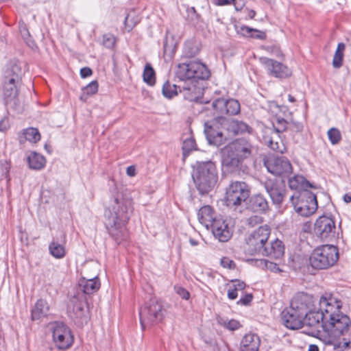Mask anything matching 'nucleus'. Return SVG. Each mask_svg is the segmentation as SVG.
Listing matches in <instances>:
<instances>
[{"label": "nucleus", "instance_id": "31", "mask_svg": "<svg viewBox=\"0 0 351 351\" xmlns=\"http://www.w3.org/2000/svg\"><path fill=\"white\" fill-rule=\"evenodd\" d=\"M289 186L291 189L296 191L302 190V192L308 191V188H312L313 185L306 179L301 175H295L289 179Z\"/></svg>", "mask_w": 351, "mask_h": 351}, {"label": "nucleus", "instance_id": "47", "mask_svg": "<svg viewBox=\"0 0 351 351\" xmlns=\"http://www.w3.org/2000/svg\"><path fill=\"white\" fill-rule=\"evenodd\" d=\"M236 31L238 34L243 36H250L251 34L255 29L250 28L245 25H235Z\"/></svg>", "mask_w": 351, "mask_h": 351}, {"label": "nucleus", "instance_id": "19", "mask_svg": "<svg viewBox=\"0 0 351 351\" xmlns=\"http://www.w3.org/2000/svg\"><path fill=\"white\" fill-rule=\"evenodd\" d=\"M212 106L219 114L217 117H223V115H235L240 112L241 107L239 102L234 99H225L219 98L215 99Z\"/></svg>", "mask_w": 351, "mask_h": 351}, {"label": "nucleus", "instance_id": "49", "mask_svg": "<svg viewBox=\"0 0 351 351\" xmlns=\"http://www.w3.org/2000/svg\"><path fill=\"white\" fill-rule=\"evenodd\" d=\"M221 265L224 268L234 269L236 268L235 263L228 257H223L221 259Z\"/></svg>", "mask_w": 351, "mask_h": 351}, {"label": "nucleus", "instance_id": "23", "mask_svg": "<svg viewBox=\"0 0 351 351\" xmlns=\"http://www.w3.org/2000/svg\"><path fill=\"white\" fill-rule=\"evenodd\" d=\"M86 297L83 294L78 293L73 296L68 304V313L71 318H82L86 313Z\"/></svg>", "mask_w": 351, "mask_h": 351}, {"label": "nucleus", "instance_id": "2", "mask_svg": "<svg viewBox=\"0 0 351 351\" xmlns=\"http://www.w3.org/2000/svg\"><path fill=\"white\" fill-rule=\"evenodd\" d=\"M176 76L182 84H179V91L183 93L185 99L197 101L202 94V86L199 80L209 77L210 71L205 64L198 61H189L178 65Z\"/></svg>", "mask_w": 351, "mask_h": 351}, {"label": "nucleus", "instance_id": "53", "mask_svg": "<svg viewBox=\"0 0 351 351\" xmlns=\"http://www.w3.org/2000/svg\"><path fill=\"white\" fill-rule=\"evenodd\" d=\"M231 282L234 283L232 287H234L238 291H243L246 287L245 283L240 280H232Z\"/></svg>", "mask_w": 351, "mask_h": 351}, {"label": "nucleus", "instance_id": "3", "mask_svg": "<svg viewBox=\"0 0 351 351\" xmlns=\"http://www.w3.org/2000/svg\"><path fill=\"white\" fill-rule=\"evenodd\" d=\"M254 150L252 143L243 138H237L223 149L222 165L228 173L239 174L243 161L250 158Z\"/></svg>", "mask_w": 351, "mask_h": 351}, {"label": "nucleus", "instance_id": "24", "mask_svg": "<svg viewBox=\"0 0 351 351\" xmlns=\"http://www.w3.org/2000/svg\"><path fill=\"white\" fill-rule=\"evenodd\" d=\"M213 236L220 242H226L232 237V231L228 223L222 219H218L210 226Z\"/></svg>", "mask_w": 351, "mask_h": 351}, {"label": "nucleus", "instance_id": "40", "mask_svg": "<svg viewBox=\"0 0 351 351\" xmlns=\"http://www.w3.org/2000/svg\"><path fill=\"white\" fill-rule=\"evenodd\" d=\"M98 90V82L96 80L92 81L83 89V93L80 96V99L85 101L87 96L95 95Z\"/></svg>", "mask_w": 351, "mask_h": 351}, {"label": "nucleus", "instance_id": "44", "mask_svg": "<svg viewBox=\"0 0 351 351\" xmlns=\"http://www.w3.org/2000/svg\"><path fill=\"white\" fill-rule=\"evenodd\" d=\"M329 141L332 145H336L340 142L341 140V134L340 131L335 128H330L327 132Z\"/></svg>", "mask_w": 351, "mask_h": 351}, {"label": "nucleus", "instance_id": "25", "mask_svg": "<svg viewBox=\"0 0 351 351\" xmlns=\"http://www.w3.org/2000/svg\"><path fill=\"white\" fill-rule=\"evenodd\" d=\"M219 120H222L221 126L232 134L237 135L244 132H250L251 128L242 121L234 119H226L225 117H220Z\"/></svg>", "mask_w": 351, "mask_h": 351}, {"label": "nucleus", "instance_id": "61", "mask_svg": "<svg viewBox=\"0 0 351 351\" xmlns=\"http://www.w3.org/2000/svg\"><path fill=\"white\" fill-rule=\"evenodd\" d=\"M349 344H350L349 341H345V342H343L342 346H341V343H339V344H335L334 347L335 349L341 348V350H343L344 349L348 348L349 347Z\"/></svg>", "mask_w": 351, "mask_h": 351}, {"label": "nucleus", "instance_id": "55", "mask_svg": "<svg viewBox=\"0 0 351 351\" xmlns=\"http://www.w3.org/2000/svg\"><path fill=\"white\" fill-rule=\"evenodd\" d=\"M252 294H246L244 297L241 298L239 300L237 301V304L245 306L248 305L252 300Z\"/></svg>", "mask_w": 351, "mask_h": 351}, {"label": "nucleus", "instance_id": "26", "mask_svg": "<svg viewBox=\"0 0 351 351\" xmlns=\"http://www.w3.org/2000/svg\"><path fill=\"white\" fill-rule=\"evenodd\" d=\"M285 254V245L278 239L266 245L261 255L269 256L274 259H280Z\"/></svg>", "mask_w": 351, "mask_h": 351}, {"label": "nucleus", "instance_id": "60", "mask_svg": "<svg viewBox=\"0 0 351 351\" xmlns=\"http://www.w3.org/2000/svg\"><path fill=\"white\" fill-rule=\"evenodd\" d=\"M126 173L129 176H134L136 174V169L134 166H130L126 169Z\"/></svg>", "mask_w": 351, "mask_h": 351}, {"label": "nucleus", "instance_id": "30", "mask_svg": "<svg viewBox=\"0 0 351 351\" xmlns=\"http://www.w3.org/2000/svg\"><path fill=\"white\" fill-rule=\"evenodd\" d=\"M100 287V282L97 277L90 279L82 278L79 282V289L85 294H92Z\"/></svg>", "mask_w": 351, "mask_h": 351}, {"label": "nucleus", "instance_id": "35", "mask_svg": "<svg viewBox=\"0 0 351 351\" xmlns=\"http://www.w3.org/2000/svg\"><path fill=\"white\" fill-rule=\"evenodd\" d=\"M49 250L50 254L56 258H62L66 254L64 246L54 239L49 244Z\"/></svg>", "mask_w": 351, "mask_h": 351}, {"label": "nucleus", "instance_id": "50", "mask_svg": "<svg viewBox=\"0 0 351 351\" xmlns=\"http://www.w3.org/2000/svg\"><path fill=\"white\" fill-rule=\"evenodd\" d=\"M174 289L178 295L182 299L188 300L190 297L189 292L184 288L180 286H175Z\"/></svg>", "mask_w": 351, "mask_h": 351}, {"label": "nucleus", "instance_id": "8", "mask_svg": "<svg viewBox=\"0 0 351 351\" xmlns=\"http://www.w3.org/2000/svg\"><path fill=\"white\" fill-rule=\"evenodd\" d=\"M139 315L143 330L158 323L163 318V308L161 302L156 299H151L144 308H141Z\"/></svg>", "mask_w": 351, "mask_h": 351}, {"label": "nucleus", "instance_id": "41", "mask_svg": "<svg viewBox=\"0 0 351 351\" xmlns=\"http://www.w3.org/2000/svg\"><path fill=\"white\" fill-rule=\"evenodd\" d=\"M217 322L219 325L230 330H235L241 327L240 323L235 319H230L227 321L222 317H218Z\"/></svg>", "mask_w": 351, "mask_h": 351}, {"label": "nucleus", "instance_id": "27", "mask_svg": "<svg viewBox=\"0 0 351 351\" xmlns=\"http://www.w3.org/2000/svg\"><path fill=\"white\" fill-rule=\"evenodd\" d=\"M197 217L199 221L207 229L218 219L215 217L213 208L208 205L204 206L199 210Z\"/></svg>", "mask_w": 351, "mask_h": 351}, {"label": "nucleus", "instance_id": "28", "mask_svg": "<svg viewBox=\"0 0 351 351\" xmlns=\"http://www.w3.org/2000/svg\"><path fill=\"white\" fill-rule=\"evenodd\" d=\"M260 344L261 340L256 334H246L241 342V351H258Z\"/></svg>", "mask_w": 351, "mask_h": 351}, {"label": "nucleus", "instance_id": "32", "mask_svg": "<svg viewBox=\"0 0 351 351\" xmlns=\"http://www.w3.org/2000/svg\"><path fill=\"white\" fill-rule=\"evenodd\" d=\"M249 208L256 213H263L268 210L269 204L262 195H256L250 198Z\"/></svg>", "mask_w": 351, "mask_h": 351}, {"label": "nucleus", "instance_id": "14", "mask_svg": "<svg viewBox=\"0 0 351 351\" xmlns=\"http://www.w3.org/2000/svg\"><path fill=\"white\" fill-rule=\"evenodd\" d=\"M264 187L274 204L280 206L286 195L287 189L283 180L267 179L264 182Z\"/></svg>", "mask_w": 351, "mask_h": 351}, {"label": "nucleus", "instance_id": "56", "mask_svg": "<svg viewBox=\"0 0 351 351\" xmlns=\"http://www.w3.org/2000/svg\"><path fill=\"white\" fill-rule=\"evenodd\" d=\"M250 36L252 38L264 40L266 38V34L264 32L255 29V30H254L253 32L251 34Z\"/></svg>", "mask_w": 351, "mask_h": 351}, {"label": "nucleus", "instance_id": "20", "mask_svg": "<svg viewBox=\"0 0 351 351\" xmlns=\"http://www.w3.org/2000/svg\"><path fill=\"white\" fill-rule=\"evenodd\" d=\"M351 327V318L341 313L325 324V331L331 332L335 335H343L348 332Z\"/></svg>", "mask_w": 351, "mask_h": 351}, {"label": "nucleus", "instance_id": "5", "mask_svg": "<svg viewBox=\"0 0 351 351\" xmlns=\"http://www.w3.org/2000/svg\"><path fill=\"white\" fill-rule=\"evenodd\" d=\"M339 260V250L333 245H322L316 247L311 254L309 263L315 269L330 268Z\"/></svg>", "mask_w": 351, "mask_h": 351}, {"label": "nucleus", "instance_id": "48", "mask_svg": "<svg viewBox=\"0 0 351 351\" xmlns=\"http://www.w3.org/2000/svg\"><path fill=\"white\" fill-rule=\"evenodd\" d=\"M303 130V125L301 123L291 121L288 123V127L287 131H290L291 132H300Z\"/></svg>", "mask_w": 351, "mask_h": 351}, {"label": "nucleus", "instance_id": "43", "mask_svg": "<svg viewBox=\"0 0 351 351\" xmlns=\"http://www.w3.org/2000/svg\"><path fill=\"white\" fill-rule=\"evenodd\" d=\"M288 121L283 118L277 117L273 122V126L276 133H282L287 130Z\"/></svg>", "mask_w": 351, "mask_h": 351}, {"label": "nucleus", "instance_id": "36", "mask_svg": "<svg viewBox=\"0 0 351 351\" xmlns=\"http://www.w3.org/2000/svg\"><path fill=\"white\" fill-rule=\"evenodd\" d=\"M345 47L346 46L343 43H340L337 45L332 59V66L335 69H339L343 64Z\"/></svg>", "mask_w": 351, "mask_h": 351}, {"label": "nucleus", "instance_id": "22", "mask_svg": "<svg viewBox=\"0 0 351 351\" xmlns=\"http://www.w3.org/2000/svg\"><path fill=\"white\" fill-rule=\"evenodd\" d=\"M290 306L304 316L314 307L313 297L303 292L298 293L291 300Z\"/></svg>", "mask_w": 351, "mask_h": 351}, {"label": "nucleus", "instance_id": "1", "mask_svg": "<svg viewBox=\"0 0 351 351\" xmlns=\"http://www.w3.org/2000/svg\"><path fill=\"white\" fill-rule=\"evenodd\" d=\"M132 200L122 193L114 191L104 213L106 226L110 236L120 242L125 236V226L133 212Z\"/></svg>", "mask_w": 351, "mask_h": 351}, {"label": "nucleus", "instance_id": "51", "mask_svg": "<svg viewBox=\"0 0 351 351\" xmlns=\"http://www.w3.org/2000/svg\"><path fill=\"white\" fill-rule=\"evenodd\" d=\"M269 146L273 150L280 152V153H283L285 149V147L283 145H282L280 146L278 142H274L272 140L269 141Z\"/></svg>", "mask_w": 351, "mask_h": 351}, {"label": "nucleus", "instance_id": "52", "mask_svg": "<svg viewBox=\"0 0 351 351\" xmlns=\"http://www.w3.org/2000/svg\"><path fill=\"white\" fill-rule=\"evenodd\" d=\"M264 262H265V267L267 269H269L271 271H274V272H279L281 271L277 263H273V262H271L269 261H266V260Z\"/></svg>", "mask_w": 351, "mask_h": 351}, {"label": "nucleus", "instance_id": "10", "mask_svg": "<svg viewBox=\"0 0 351 351\" xmlns=\"http://www.w3.org/2000/svg\"><path fill=\"white\" fill-rule=\"evenodd\" d=\"M319 308L324 315L325 323L334 320V317L341 314L342 302L331 293H326L319 300Z\"/></svg>", "mask_w": 351, "mask_h": 351}, {"label": "nucleus", "instance_id": "59", "mask_svg": "<svg viewBox=\"0 0 351 351\" xmlns=\"http://www.w3.org/2000/svg\"><path fill=\"white\" fill-rule=\"evenodd\" d=\"M8 128V121L5 119H1L0 121V132H5Z\"/></svg>", "mask_w": 351, "mask_h": 351}, {"label": "nucleus", "instance_id": "37", "mask_svg": "<svg viewBox=\"0 0 351 351\" xmlns=\"http://www.w3.org/2000/svg\"><path fill=\"white\" fill-rule=\"evenodd\" d=\"M178 85L172 84L169 81L164 83L162 93L165 97L171 99L178 94Z\"/></svg>", "mask_w": 351, "mask_h": 351}, {"label": "nucleus", "instance_id": "38", "mask_svg": "<svg viewBox=\"0 0 351 351\" xmlns=\"http://www.w3.org/2000/svg\"><path fill=\"white\" fill-rule=\"evenodd\" d=\"M199 51L197 43L193 42H186L184 44L183 54L186 58H192L196 56Z\"/></svg>", "mask_w": 351, "mask_h": 351}, {"label": "nucleus", "instance_id": "16", "mask_svg": "<svg viewBox=\"0 0 351 351\" xmlns=\"http://www.w3.org/2000/svg\"><path fill=\"white\" fill-rule=\"evenodd\" d=\"M219 119L220 117H215L204 124V133L209 144L217 147L221 145L225 141L223 134L219 128V125H221L222 123V120Z\"/></svg>", "mask_w": 351, "mask_h": 351}, {"label": "nucleus", "instance_id": "62", "mask_svg": "<svg viewBox=\"0 0 351 351\" xmlns=\"http://www.w3.org/2000/svg\"><path fill=\"white\" fill-rule=\"evenodd\" d=\"M343 200L346 203L351 202V194L346 193L343 195Z\"/></svg>", "mask_w": 351, "mask_h": 351}, {"label": "nucleus", "instance_id": "64", "mask_svg": "<svg viewBox=\"0 0 351 351\" xmlns=\"http://www.w3.org/2000/svg\"><path fill=\"white\" fill-rule=\"evenodd\" d=\"M274 51V53L276 54V56L277 57H280V56H282V53H281V51L279 50V49L276 48V47H273V49L271 51Z\"/></svg>", "mask_w": 351, "mask_h": 351}, {"label": "nucleus", "instance_id": "34", "mask_svg": "<svg viewBox=\"0 0 351 351\" xmlns=\"http://www.w3.org/2000/svg\"><path fill=\"white\" fill-rule=\"evenodd\" d=\"M29 167L34 170H40L45 166L46 160L43 156L33 152L27 158Z\"/></svg>", "mask_w": 351, "mask_h": 351}, {"label": "nucleus", "instance_id": "63", "mask_svg": "<svg viewBox=\"0 0 351 351\" xmlns=\"http://www.w3.org/2000/svg\"><path fill=\"white\" fill-rule=\"evenodd\" d=\"M308 351H319V348L315 344H311Z\"/></svg>", "mask_w": 351, "mask_h": 351}, {"label": "nucleus", "instance_id": "11", "mask_svg": "<svg viewBox=\"0 0 351 351\" xmlns=\"http://www.w3.org/2000/svg\"><path fill=\"white\" fill-rule=\"evenodd\" d=\"M264 165L269 173L276 176L288 177L293 171L292 165L285 156L269 158Z\"/></svg>", "mask_w": 351, "mask_h": 351}, {"label": "nucleus", "instance_id": "58", "mask_svg": "<svg viewBox=\"0 0 351 351\" xmlns=\"http://www.w3.org/2000/svg\"><path fill=\"white\" fill-rule=\"evenodd\" d=\"M92 73L93 71L89 67H84L80 70V75L82 78L90 76Z\"/></svg>", "mask_w": 351, "mask_h": 351}, {"label": "nucleus", "instance_id": "6", "mask_svg": "<svg viewBox=\"0 0 351 351\" xmlns=\"http://www.w3.org/2000/svg\"><path fill=\"white\" fill-rule=\"evenodd\" d=\"M270 235L268 226H261L253 231L246 240L245 251L250 255H261Z\"/></svg>", "mask_w": 351, "mask_h": 351}, {"label": "nucleus", "instance_id": "46", "mask_svg": "<svg viewBox=\"0 0 351 351\" xmlns=\"http://www.w3.org/2000/svg\"><path fill=\"white\" fill-rule=\"evenodd\" d=\"M116 43L115 37L111 34H106L103 36L102 45L108 49H112Z\"/></svg>", "mask_w": 351, "mask_h": 351}, {"label": "nucleus", "instance_id": "21", "mask_svg": "<svg viewBox=\"0 0 351 351\" xmlns=\"http://www.w3.org/2000/svg\"><path fill=\"white\" fill-rule=\"evenodd\" d=\"M281 319L283 324L289 329L297 330L303 328L304 315L289 306L281 313Z\"/></svg>", "mask_w": 351, "mask_h": 351}, {"label": "nucleus", "instance_id": "7", "mask_svg": "<svg viewBox=\"0 0 351 351\" xmlns=\"http://www.w3.org/2000/svg\"><path fill=\"white\" fill-rule=\"evenodd\" d=\"M290 201L296 213L303 217L313 215L317 208L316 195L309 191L302 192L300 197L292 195Z\"/></svg>", "mask_w": 351, "mask_h": 351}, {"label": "nucleus", "instance_id": "45", "mask_svg": "<svg viewBox=\"0 0 351 351\" xmlns=\"http://www.w3.org/2000/svg\"><path fill=\"white\" fill-rule=\"evenodd\" d=\"M195 141L192 138H186L183 142L182 145V150H183V154L184 156L188 155L192 150L195 149Z\"/></svg>", "mask_w": 351, "mask_h": 351}, {"label": "nucleus", "instance_id": "9", "mask_svg": "<svg viewBox=\"0 0 351 351\" xmlns=\"http://www.w3.org/2000/svg\"><path fill=\"white\" fill-rule=\"evenodd\" d=\"M250 188L244 182L235 181L226 189V200L228 206H239L250 196Z\"/></svg>", "mask_w": 351, "mask_h": 351}, {"label": "nucleus", "instance_id": "18", "mask_svg": "<svg viewBox=\"0 0 351 351\" xmlns=\"http://www.w3.org/2000/svg\"><path fill=\"white\" fill-rule=\"evenodd\" d=\"M259 60L267 73L273 77L286 78L291 75V69L280 62L266 57H261Z\"/></svg>", "mask_w": 351, "mask_h": 351}, {"label": "nucleus", "instance_id": "13", "mask_svg": "<svg viewBox=\"0 0 351 351\" xmlns=\"http://www.w3.org/2000/svg\"><path fill=\"white\" fill-rule=\"evenodd\" d=\"M325 324L324 315L319 311V308L315 311V308L313 307L304 316L303 327L308 328V330L304 332L309 335L315 336L320 332V329L325 330Z\"/></svg>", "mask_w": 351, "mask_h": 351}, {"label": "nucleus", "instance_id": "12", "mask_svg": "<svg viewBox=\"0 0 351 351\" xmlns=\"http://www.w3.org/2000/svg\"><path fill=\"white\" fill-rule=\"evenodd\" d=\"M21 80L17 75L5 77L3 82V98L5 103L10 107L20 110L18 93Z\"/></svg>", "mask_w": 351, "mask_h": 351}, {"label": "nucleus", "instance_id": "42", "mask_svg": "<svg viewBox=\"0 0 351 351\" xmlns=\"http://www.w3.org/2000/svg\"><path fill=\"white\" fill-rule=\"evenodd\" d=\"M19 31L26 43L30 47L33 48L35 46V43L33 40H32L29 30L24 23H19Z\"/></svg>", "mask_w": 351, "mask_h": 351}, {"label": "nucleus", "instance_id": "29", "mask_svg": "<svg viewBox=\"0 0 351 351\" xmlns=\"http://www.w3.org/2000/svg\"><path fill=\"white\" fill-rule=\"evenodd\" d=\"M49 311L48 303L43 299L38 300L31 311L32 320H40L46 317Z\"/></svg>", "mask_w": 351, "mask_h": 351}, {"label": "nucleus", "instance_id": "39", "mask_svg": "<svg viewBox=\"0 0 351 351\" xmlns=\"http://www.w3.org/2000/svg\"><path fill=\"white\" fill-rule=\"evenodd\" d=\"M143 77L145 82L149 85H154L155 84V71L150 64H146Z\"/></svg>", "mask_w": 351, "mask_h": 351}, {"label": "nucleus", "instance_id": "17", "mask_svg": "<svg viewBox=\"0 0 351 351\" xmlns=\"http://www.w3.org/2000/svg\"><path fill=\"white\" fill-rule=\"evenodd\" d=\"M53 341L60 350L69 348L73 343L69 328L62 323L57 324L53 330Z\"/></svg>", "mask_w": 351, "mask_h": 351}, {"label": "nucleus", "instance_id": "57", "mask_svg": "<svg viewBox=\"0 0 351 351\" xmlns=\"http://www.w3.org/2000/svg\"><path fill=\"white\" fill-rule=\"evenodd\" d=\"M238 296V291L236 290L234 287H231L228 291V298L230 300H234Z\"/></svg>", "mask_w": 351, "mask_h": 351}, {"label": "nucleus", "instance_id": "4", "mask_svg": "<svg viewBox=\"0 0 351 351\" xmlns=\"http://www.w3.org/2000/svg\"><path fill=\"white\" fill-rule=\"evenodd\" d=\"M192 178L196 189L201 195L211 191L218 180V172L215 162L197 161L193 166Z\"/></svg>", "mask_w": 351, "mask_h": 351}, {"label": "nucleus", "instance_id": "33", "mask_svg": "<svg viewBox=\"0 0 351 351\" xmlns=\"http://www.w3.org/2000/svg\"><path fill=\"white\" fill-rule=\"evenodd\" d=\"M40 139V132L38 129L34 128H29L23 130L21 134L19 136V141L21 143H23L26 141L36 143L39 141Z\"/></svg>", "mask_w": 351, "mask_h": 351}, {"label": "nucleus", "instance_id": "54", "mask_svg": "<svg viewBox=\"0 0 351 351\" xmlns=\"http://www.w3.org/2000/svg\"><path fill=\"white\" fill-rule=\"evenodd\" d=\"M262 221H263V218L258 215H254L247 219L248 224L252 226L259 224Z\"/></svg>", "mask_w": 351, "mask_h": 351}, {"label": "nucleus", "instance_id": "15", "mask_svg": "<svg viewBox=\"0 0 351 351\" xmlns=\"http://www.w3.org/2000/svg\"><path fill=\"white\" fill-rule=\"evenodd\" d=\"M335 229L333 219L325 215L319 217L315 223L314 232L322 240L331 241L335 239Z\"/></svg>", "mask_w": 351, "mask_h": 351}]
</instances>
